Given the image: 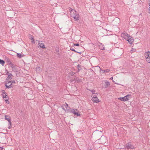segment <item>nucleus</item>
Wrapping results in <instances>:
<instances>
[{"instance_id": "29", "label": "nucleus", "mask_w": 150, "mask_h": 150, "mask_svg": "<svg viewBox=\"0 0 150 150\" xmlns=\"http://www.w3.org/2000/svg\"><path fill=\"white\" fill-rule=\"evenodd\" d=\"M11 122H10V124H9V123L8 125L9 126L8 127V129H11Z\"/></svg>"}, {"instance_id": "3", "label": "nucleus", "mask_w": 150, "mask_h": 150, "mask_svg": "<svg viewBox=\"0 0 150 150\" xmlns=\"http://www.w3.org/2000/svg\"><path fill=\"white\" fill-rule=\"evenodd\" d=\"M71 112L73 113L74 114L77 116H80V114L78 113V111L77 109H72L71 110Z\"/></svg>"}, {"instance_id": "12", "label": "nucleus", "mask_w": 150, "mask_h": 150, "mask_svg": "<svg viewBox=\"0 0 150 150\" xmlns=\"http://www.w3.org/2000/svg\"><path fill=\"white\" fill-rule=\"evenodd\" d=\"M38 45L40 48L44 49L45 48V45L43 43H40V42H39Z\"/></svg>"}, {"instance_id": "5", "label": "nucleus", "mask_w": 150, "mask_h": 150, "mask_svg": "<svg viewBox=\"0 0 150 150\" xmlns=\"http://www.w3.org/2000/svg\"><path fill=\"white\" fill-rule=\"evenodd\" d=\"M105 83L103 85V88H107L110 85V83L108 81L105 80L104 81Z\"/></svg>"}, {"instance_id": "30", "label": "nucleus", "mask_w": 150, "mask_h": 150, "mask_svg": "<svg viewBox=\"0 0 150 150\" xmlns=\"http://www.w3.org/2000/svg\"><path fill=\"white\" fill-rule=\"evenodd\" d=\"M1 92H2V94H4L6 93L5 92V91L4 90H2L1 91Z\"/></svg>"}, {"instance_id": "31", "label": "nucleus", "mask_w": 150, "mask_h": 150, "mask_svg": "<svg viewBox=\"0 0 150 150\" xmlns=\"http://www.w3.org/2000/svg\"><path fill=\"white\" fill-rule=\"evenodd\" d=\"M74 46H79V44L78 43L74 44Z\"/></svg>"}, {"instance_id": "34", "label": "nucleus", "mask_w": 150, "mask_h": 150, "mask_svg": "<svg viewBox=\"0 0 150 150\" xmlns=\"http://www.w3.org/2000/svg\"><path fill=\"white\" fill-rule=\"evenodd\" d=\"M149 6H150L149 7V11H150V0L149 2ZM149 13H150V12H149Z\"/></svg>"}, {"instance_id": "19", "label": "nucleus", "mask_w": 150, "mask_h": 150, "mask_svg": "<svg viewBox=\"0 0 150 150\" xmlns=\"http://www.w3.org/2000/svg\"><path fill=\"white\" fill-rule=\"evenodd\" d=\"M77 67L78 68L77 72H79L80 71L81 69V65L80 64H78L77 66Z\"/></svg>"}, {"instance_id": "35", "label": "nucleus", "mask_w": 150, "mask_h": 150, "mask_svg": "<svg viewBox=\"0 0 150 150\" xmlns=\"http://www.w3.org/2000/svg\"><path fill=\"white\" fill-rule=\"evenodd\" d=\"M11 67H12L13 68V67L14 66L13 64H11Z\"/></svg>"}, {"instance_id": "4", "label": "nucleus", "mask_w": 150, "mask_h": 150, "mask_svg": "<svg viewBox=\"0 0 150 150\" xmlns=\"http://www.w3.org/2000/svg\"><path fill=\"white\" fill-rule=\"evenodd\" d=\"M6 71H7L6 74L8 75V76L6 78V82H8L9 81V80H11L12 79L13 76L11 74H9L7 70H6Z\"/></svg>"}, {"instance_id": "24", "label": "nucleus", "mask_w": 150, "mask_h": 150, "mask_svg": "<svg viewBox=\"0 0 150 150\" xmlns=\"http://www.w3.org/2000/svg\"><path fill=\"white\" fill-rule=\"evenodd\" d=\"M102 71L103 72H105L107 73L110 71V69H106L105 70H102Z\"/></svg>"}, {"instance_id": "36", "label": "nucleus", "mask_w": 150, "mask_h": 150, "mask_svg": "<svg viewBox=\"0 0 150 150\" xmlns=\"http://www.w3.org/2000/svg\"><path fill=\"white\" fill-rule=\"evenodd\" d=\"M32 42V43H35V41L34 40V39L33 40H32V41H31Z\"/></svg>"}, {"instance_id": "39", "label": "nucleus", "mask_w": 150, "mask_h": 150, "mask_svg": "<svg viewBox=\"0 0 150 150\" xmlns=\"http://www.w3.org/2000/svg\"><path fill=\"white\" fill-rule=\"evenodd\" d=\"M110 79H113V77H111V78H110Z\"/></svg>"}, {"instance_id": "21", "label": "nucleus", "mask_w": 150, "mask_h": 150, "mask_svg": "<svg viewBox=\"0 0 150 150\" xmlns=\"http://www.w3.org/2000/svg\"><path fill=\"white\" fill-rule=\"evenodd\" d=\"M70 50L73 51H74V52H77L78 53H80V54H81V52H78L77 51H76L74 49V48H70Z\"/></svg>"}, {"instance_id": "37", "label": "nucleus", "mask_w": 150, "mask_h": 150, "mask_svg": "<svg viewBox=\"0 0 150 150\" xmlns=\"http://www.w3.org/2000/svg\"><path fill=\"white\" fill-rule=\"evenodd\" d=\"M4 149V148L2 147H0V149L2 150Z\"/></svg>"}, {"instance_id": "20", "label": "nucleus", "mask_w": 150, "mask_h": 150, "mask_svg": "<svg viewBox=\"0 0 150 150\" xmlns=\"http://www.w3.org/2000/svg\"><path fill=\"white\" fill-rule=\"evenodd\" d=\"M5 62L2 60L0 59V64H1L2 66H4V64Z\"/></svg>"}, {"instance_id": "2", "label": "nucleus", "mask_w": 150, "mask_h": 150, "mask_svg": "<svg viewBox=\"0 0 150 150\" xmlns=\"http://www.w3.org/2000/svg\"><path fill=\"white\" fill-rule=\"evenodd\" d=\"M125 148L127 149H134V147L131 142H129L126 144Z\"/></svg>"}, {"instance_id": "8", "label": "nucleus", "mask_w": 150, "mask_h": 150, "mask_svg": "<svg viewBox=\"0 0 150 150\" xmlns=\"http://www.w3.org/2000/svg\"><path fill=\"white\" fill-rule=\"evenodd\" d=\"M9 83H8V82H6V83H5V86L6 88H13L12 86V83H11L10 85H8V84Z\"/></svg>"}, {"instance_id": "7", "label": "nucleus", "mask_w": 150, "mask_h": 150, "mask_svg": "<svg viewBox=\"0 0 150 150\" xmlns=\"http://www.w3.org/2000/svg\"><path fill=\"white\" fill-rule=\"evenodd\" d=\"M19 68L18 66H14L12 68L13 71L14 72H18L19 71Z\"/></svg>"}, {"instance_id": "9", "label": "nucleus", "mask_w": 150, "mask_h": 150, "mask_svg": "<svg viewBox=\"0 0 150 150\" xmlns=\"http://www.w3.org/2000/svg\"><path fill=\"white\" fill-rule=\"evenodd\" d=\"M92 100L94 103H98L100 101V100H99L98 98H92Z\"/></svg>"}, {"instance_id": "27", "label": "nucleus", "mask_w": 150, "mask_h": 150, "mask_svg": "<svg viewBox=\"0 0 150 150\" xmlns=\"http://www.w3.org/2000/svg\"><path fill=\"white\" fill-rule=\"evenodd\" d=\"M8 98H7V99H6L5 100V101L6 103H7L8 104H9L10 103V102L8 101Z\"/></svg>"}, {"instance_id": "40", "label": "nucleus", "mask_w": 150, "mask_h": 150, "mask_svg": "<svg viewBox=\"0 0 150 150\" xmlns=\"http://www.w3.org/2000/svg\"><path fill=\"white\" fill-rule=\"evenodd\" d=\"M10 83H9V84H8V85H10Z\"/></svg>"}, {"instance_id": "1", "label": "nucleus", "mask_w": 150, "mask_h": 150, "mask_svg": "<svg viewBox=\"0 0 150 150\" xmlns=\"http://www.w3.org/2000/svg\"><path fill=\"white\" fill-rule=\"evenodd\" d=\"M71 16L74 18L75 21L79 19V15L78 13L74 10H71L70 11Z\"/></svg>"}, {"instance_id": "28", "label": "nucleus", "mask_w": 150, "mask_h": 150, "mask_svg": "<svg viewBox=\"0 0 150 150\" xmlns=\"http://www.w3.org/2000/svg\"><path fill=\"white\" fill-rule=\"evenodd\" d=\"M146 59V61L150 63V57H149V58H148Z\"/></svg>"}, {"instance_id": "13", "label": "nucleus", "mask_w": 150, "mask_h": 150, "mask_svg": "<svg viewBox=\"0 0 150 150\" xmlns=\"http://www.w3.org/2000/svg\"><path fill=\"white\" fill-rule=\"evenodd\" d=\"M65 104L66 105L64 104L62 106V107L63 110H64L65 108L67 109L69 107L67 103H65Z\"/></svg>"}, {"instance_id": "26", "label": "nucleus", "mask_w": 150, "mask_h": 150, "mask_svg": "<svg viewBox=\"0 0 150 150\" xmlns=\"http://www.w3.org/2000/svg\"><path fill=\"white\" fill-rule=\"evenodd\" d=\"M89 90L91 91L93 94L96 93L95 91L94 90Z\"/></svg>"}, {"instance_id": "41", "label": "nucleus", "mask_w": 150, "mask_h": 150, "mask_svg": "<svg viewBox=\"0 0 150 150\" xmlns=\"http://www.w3.org/2000/svg\"><path fill=\"white\" fill-rule=\"evenodd\" d=\"M89 150H92L91 149H90Z\"/></svg>"}, {"instance_id": "23", "label": "nucleus", "mask_w": 150, "mask_h": 150, "mask_svg": "<svg viewBox=\"0 0 150 150\" xmlns=\"http://www.w3.org/2000/svg\"><path fill=\"white\" fill-rule=\"evenodd\" d=\"M15 83V81L13 80L11 81H9L8 82V83H12H12Z\"/></svg>"}, {"instance_id": "33", "label": "nucleus", "mask_w": 150, "mask_h": 150, "mask_svg": "<svg viewBox=\"0 0 150 150\" xmlns=\"http://www.w3.org/2000/svg\"><path fill=\"white\" fill-rule=\"evenodd\" d=\"M70 74H71V75H74L75 74V73L73 72H71L70 73Z\"/></svg>"}, {"instance_id": "32", "label": "nucleus", "mask_w": 150, "mask_h": 150, "mask_svg": "<svg viewBox=\"0 0 150 150\" xmlns=\"http://www.w3.org/2000/svg\"><path fill=\"white\" fill-rule=\"evenodd\" d=\"M30 37H30V39H31L32 40H33V39H34V38H33V36H32V35H30Z\"/></svg>"}, {"instance_id": "18", "label": "nucleus", "mask_w": 150, "mask_h": 150, "mask_svg": "<svg viewBox=\"0 0 150 150\" xmlns=\"http://www.w3.org/2000/svg\"><path fill=\"white\" fill-rule=\"evenodd\" d=\"M23 56V55L21 54L20 53H17V57H18V58H21Z\"/></svg>"}, {"instance_id": "6", "label": "nucleus", "mask_w": 150, "mask_h": 150, "mask_svg": "<svg viewBox=\"0 0 150 150\" xmlns=\"http://www.w3.org/2000/svg\"><path fill=\"white\" fill-rule=\"evenodd\" d=\"M122 37L124 39H125L127 37H128V38H131V36L129 35L127 33H124L122 34Z\"/></svg>"}, {"instance_id": "38", "label": "nucleus", "mask_w": 150, "mask_h": 150, "mask_svg": "<svg viewBox=\"0 0 150 150\" xmlns=\"http://www.w3.org/2000/svg\"><path fill=\"white\" fill-rule=\"evenodd\" d=\"M128 39H129V38H128V37H127V38H126V39H125L126 40H127V41H128Z\"/></svg>"}, {"instance_id": "17", "label": "nucleus", "mask_w": 150, "mask_h": 150, "mask_svg": "<svg viewBox=\"0 0 150 150\" xmlns=\"http://www.w3.org/2000/svg\"><path fill=\"white\" fill-rule=\"evenodd\" d=\"M2 96L3 98H8V96H7V93H6L4 94H2Z\"/></svg>"}, {"instance_id": "14", "label": "nucleus", "mask_w": 150, "mask_h": 150, "mask_svg": "<svg viewBox=\"0 0 150 150\" xmlns=\"http://www.w3.org/2000/svg\"><path fill=\"white\" fill-rule=\"evenodd\" d=\"M99 48L101 50H105V47L101 43H100L99 45Z\"/></svg>"}, {"instance_id": "16", "label": "nucleus", "mask_w": 150, "mask_h": 150, "mask_svg": "<svg viewBox=\"0 0 150 150\" xmlns=\"http://www.w3.org/2000/svg\"><path fill=\"white\" fill-rule=\"evenodd\" d=\"M134 40L132 38V37L131 36V38H129V39L128 40V42L130 43V44H132V42H133Z\"/></svg>"}, {"instance_id": "15", "label": "nucleus", "mask_w": 150, "mask_h": 150, "mask_svg": "<svg viewBox=\"0 0 150 150\" xmlns=\"http://www.w3.org/2000/svg\"><path fill=\"white\" fill-rule=\"evenodd\" d=\"M118 99L123 101H127V100L126 99V98L125 96L123 97L119 98H118Z\"/></svg>"}, {"instance_id": "25", "label": "nucleus", "mask_w": 150, "mask_h": 150, "mask_svg": "<svg viewBox=\"0 0 150 150\" xmlns=\"http://www.w3.org/2000/svg\"><path fill=\"white\" fill-rule=\"evenodd\" d=\"M131 95H130L128 94V95H127L125 96V97L126 98V99H127V101L128 100L129 98V97Z\"/></svg>"}, {"instance_id": "11", "label": "nucleus", "mask_w": 150, "mask_h": 150, "mask_svg": "<svg viewBox=\"0 0 150 150\" xmlns=\"http://www.w3.org/2000/svg\"><path fill=\"white\" fill-rule=\"evenodd\" d=\"M144 55L146 58V59H147L148 58H149L150 57V52H145L144 54Z\"/></svg>"}, {"instance_id": "22", "label": "nucleus", "mask_w": 150, "mask_h": 150, "mask_svg": "<svg viewBox=\"0 0 150 150\" xmlns=\"http://www.w3.org/2000/svg\"><path fill=\"white\" fill-rule=\"evenodd\" d=\"M97 95L98 94L97 93H95L94 94H93V95L92 96V98H97Z\"/></svg>"}, {"instance_id": "10", "label": "nucleus", "mask_w": 150, "mask_h": 150, "mask_svg": "<svg viewBox=\"0 0 150 150\" xmlns=\"http://www.w3.org/2000/svg\"><path fill=\"white\" fill-rule=\"evenodd\" d=\"M5 119L8 121L9 123L10 124L11 122V119L8 115H5Z\"/></svg>"}]
</instances>
